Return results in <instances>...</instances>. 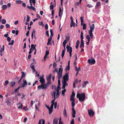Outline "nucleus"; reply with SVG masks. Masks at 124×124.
Listing matches in <instances>:
<instances>
[{"label":"nucleus","instance_id":"f257e3e1","mask_svg":"<svg viewBox=\"0 0 124 124\" xmlns=\"http://www.w3.org/2000/svg\"><path fill=\"white\" fill-rule=\"evenodd\" d=\"M94 24H93L90 26V29L88 31L90 35H87L86 36V38L88 40V41L86 43V44L87 45L89 44L90 41V39H93V35L92 33V32L94 30Z\"/></svg>","mask_w":124,"mask_h":124},{"label":"nucleus","instance_id":"f03ea898","mask_svg":"<svg viewBox=\"0 0 124 124\" xmlns=\"http://www.w3.org/2000/svg\"><path fill=\"white\" fill-rule=\"evenodd\" d=\"M40 80L39 82L41 83V85H39L38 86V89H42L43 90H46L47 88H45L44 85H45V80L44 79V75H43L42 76H40L39 77Z\"/></svg>","mask_w":124,"mask_h":124},{"label":"nucleus","instance_id":"7ed1b4c3","mask_svg":"<svg viewBox=\"0 0 124 124\" xmlns=\"http://www.w3.org/2000/svg\"><path fill=\"white\" fill-rule=\"evenodd\" d=\"M76 96L77 98L79 99V101H83L85 99V96L84 93H83L80 94L78 93Z\"/></svg>","mask_w":124,"mask_h":124},{"label":"nucleus","instance_id":"20e7f679","mask_svg":"<svg viewBox=\"0 0 124 124\" xmlns=\"http://www.w3.org/2000/svg\"><path fill=\"white\" fill-rule=\"evenodd\" d=\"M51 75L50 74L48 77H47V82L46 84H45V85H44L45 88H47L49 85V84L51 82Z\"/></svg>","mask_w":124,"mask_h":124},{"label":"nucleus","instance_id":"39448f33","mask_svg":"<svg viewBox=\"0 0 124 124\" xmlns=\"http://www.w3.org/2000/svg\"><path fill=\"white\" fill-rule=\"evenodd\" d=\"M56 92L55 91H53L52 92L51 94L52 96L54 97V99H53L51 101V103L52 104H54L55 100L56 99L55 98V95H56Z\"/></svg>","mask_w":124,"mask_h":124},{"label":"nucleus","instance_id":"423d86ee","mask_svg":"<svg viewBox=\"0 0 124 124\" xmlns=\"http://www.w3.org/2000/svg\"><path fill=\"white\" fill-rule=\"evenodd\" d=\"M62 68H59L58 73V77L59 79H60L62 77Z\"/></svg>","mask_w":124,"mask_h":124},{"label":"nucleus","instance_id":"0eeeda50","mask_svg":"<svg viewBox=\"0 0 124 124\" xmlns=\"http://www.w3.org/2000/svg\"><path fill=\"white\" fill-rule=\"evenodd\" d=\"M88 62L89 64L91 65L92 64H95V61L94 59L92 58V60L89 59L88 60Z\"/></svg>","mask_w":124,"mask_h":124},{"label":"nucleus","instance_id":"6e6552de","mask_svg":"<svg viewBox=\"0 0 124 124\" xmlns=\"http://www.w3.org/2000/svg\"><path fill=\"white\" fill-rule=\"evenodd\" d=\"M23 84H22V85H21L20 86L21 87H24L27 85V83L26 80L23 79Z\"/></svg>","mask_w":124,"mask_h":124},{"label":"nucleus","instance_id":"1a4fd4ad","mask_svg":"<svg viewBox=\"0 0 124 124\" xmlns=\"http://www.w3.org/2000/svg\"><path fill=\"white\" fill-rule=\"evenodd\" d=\"M68 73H66L65 75L63 77V80L62 81H68Z\"/></svg>","mask_w":124,"mask_h":124},{"label":"nucleus","instance_id":"9d476101","mask_svg":"<svg viewBox=\"0 0 124 124\" xmlns=\"http://www.w3.org/2000/svg\"><path fill=\"white\" fill-rule=\"evenodd\" d=\"M88 111L89 115L91 116H93L94 114L93 110L91 109H88Z\"/></svg>","mask_w":124,"mask_h":124},{"label":"nucleus","instance_id":"9b49d317","mask_svg":"<svg viewBox=\"0 0 124 124\" xmlns=\"http://www.w3.org/2000/svg\"><path fill=\"white\" fill-rule=\"evenodd\" d=\"M62 83L63 85L62 89L65 88V87L67 86L68 85V84L67 83V81H62Z\"/></svg>","mask_w":124,"mask_h":124},{"label":"nucleus","instance_id":"f8f14e48","mask_svg":"<svg viewBox=\"0 0 124 124\" xmlns=\"http://www.w3.org/2000/svg\"><path fill=\"white\" fill-rule=\"evenodd\" d=\"M30 2L31 6H28L27 7V8H28L29 9H32L33 11L35 10V8L32 6V4H31V2Z\"/></svg>","mask_w":124,"mask_h":124},{"label":"nucleus","instance_id":"ddd939ff","mask_svg":"<svg viewBox=\"0 0 124 124\" xmlns=\"http://www.w3.org/2000/svg\"><path fill=\"white\" fill-rule=\"evenodd\" d=\"M6 102L7 104V105L9 106H10L11 105V102L10 100L9 99H8L6 100Z\"/></svg>","mask_w":124,"mask_h":124},{"label":"nucleus","instance_id":"4468645a","mask_svg":"<svg viewBox=\"0 0 124 124\" xmlns=\"http://www.w3.org/2000/svg\"><path fill=\"white\" fill-rule=\"evenodd\" d=\"M64 47V49L62 50L61 54V56L63 58L65 54V52L66 50L65 45H63Z\"/></svg>","mask_w":124,"mask_h":124},{"label":"nucleus","instance_id":"2eb2a0df","mask_svg":"<svg viewBox=\"0 0 124 124\" xmlns=\"http://www.w3.org/2000/svg\"><path fill=\"white\" fill-rule=\"evenodd\" d=\"M66 48L67 49V52H72V48L71 47H70L68 46V45H67Z\"/></svg>","mask_w":124,"mask_h":124},{"label":"nucleus","instance_id":"dca6fc26","mask_svg":"<svg viewBox=\"0 0 124 124\" xmlns=\"http://www.w3.org/2000/svg\"><path fill=\"white\" fill-rule=\"evenodd\" d=\"M72 117L73 118H75V114H76V111L73 108H72Z\"/></svg>","mask_w":124,"mask_h":124},{"label":"nucleus","instance_id":"f3484780","mask_svg":"<svg viewBox=\"0 0 124 124\" xmlns=\"http://www.w3.org/2000/svg\"><path fill=\"white\" fill-rule=\"evenodd\" d=\"M63 13L62 11V10L61 8L60 7L59 9V17H60L61 18L62 17Z\"/></svg>","mask_w":124,"mask_h":124},{"label":"nucleus","instance_id":"a211bd4d","mask_svg":"<svg viewBox=\"0 0 124 124\" xmlns=\"http://www.w3.org/2000/svg\"><path fill=\"white\" fill-rule=\"evenodd\" d=\"M63 115L64 117H67V115L66 109L65 108H64L63 110Z\"/></svg>","mask_w":124,"mask_h":124},{"label":"nucleus","instance_id":"6ab92c4d","mask_svg":"<svg viewBox=\"0 0 124 124\" xmlns=\"http://www.w3.org/2000/svg\"><path fill=\"white\" fill-rule=\"evenodd\" d=\"M41 121L42 122V124H45V121L43 119H42L41 120L40 119L39 121L38 124H41ZM47 124H50L49 123H48Z\"/></svg>","mask_w":124,"mask_h":124},{"label":"nucleus","instance_id":"aec40b11","mask_svg":"<svg viewBox=\"0 0 124 124\" xmlns=\"http://www.w3.org/2000/svg\"><path fill=\"white\" fill-rule=\"evenodd\" d=\"M88 81H86L84 82V84L82 85V87L83 88L85 87L86 85L88 83Z\"/></svg>","mask_w":124,"mask_h":124},{"label":"nucleus","instance_id":"412c9836","mask_svg":"<svg viewBox=\"0 0 124 124\" xmlns=\"http://www.w3.org/2000/svg\"><path fill=\"white\" fill-rule=\"evenodd\" d=\"M101 2L100 1H99L97 3L96 5L95 6V8L96 9L98 7L100 4Z\"/></svg>","mask_w":124,"mask_h":124},{"label":"nucleus","instance_id":"4be33fe9","mask_svg":"<svg viewBox=\"0 0 124 124\" xmlns=\"http://www.w3.org/2000/svg\"><path fill=\"white\" fill-rule=\"evenodd\" d=\"M7 7V6L6 5H3L2 6V8L3 10H4L6 9Z\"/></svg>","mask_w":124,"mask_h":124},{"label":"nucleus","instance_id":"5701e85b","mask_svg":"<svg viewBox=\"0 0 124 124\" xmlns=\"http://www.w3.org/2000/svg\"><path fill=\"white\" fill-rule=\"evenodd\" d=\"M35 30L34 29L33 30L32 33L31 35V37L32 39L33 38V35H35Z\"/></svg>","mask_w":124,"mask_h":124},{"label":"nucleus","instance_id":"b1692460","mask_svg":"<svg viewBox=\"0 0 124 124\" xmlns=\"http://www.w3.org/2000/svg\"><path fill=\"white\" fill-rule=\"evenodd\" d=\"M79 41L78 40H77L76 44V48L77 49L78 48L79 44Z\"/></svg>","mask_w":124,"mask_h":124},{"label":"nucleus","instance_id":"393cba45","mask_svg":"<svg viewBox=\"0 0 124 124\" xmlns=\"http://www.w3.org/2000/svg\"><path fill=\"white\" fill-rule=\"evenodd\" d=\"M16 2L17 4H20L22 2V1L21 0H16Z\"/></svg>","mask_w":124,"mask_h":124},{"label":"nucleus","instance_id":"a878e982","mask_svg":"<svg viewBox=\"0 0 124 124\" xmlns=\"http://www.w3.org/2000/svg\"><path fill=\"white\" fill-rule=\"evenodd\" d=\"M75 23L73 21L71 22L70 26L71 27L72 26L75 27Z\"/></svg>","mask_w":124,"mask_h":124},{"label":"nucleus","instance_id":"bb28decb","mask_svg":"<svg viewBox=\"0 0 124 124\" xmlns=\"http://www.w3.org/2000/svg\"><path fill=\"white\" fill-rule=\"evenodd\" d=\"M84 47V42L83 41H81V45L80 46V48Z\"/></svg>","mask_w":124,"mask_h":124},{"label":"nucleus","instance_id":"cd10ccee","mask_svg":"<svg viewBox=\"0 0 124 124\" xmlns=\"http://www.w3.org/2000/svg\"><path fill=\"white\" fill-rule=\"evenodd\" d=\"M83 26V30H85L86 29V25L85 24L83 23L82 25Z\"/></svg>","mask_w":124,"mask_h":124},{"label":"nucleus","instance_id":"c85d7f7f","mask_svg":"<svg viewBox=\"0 0 124 124\" xmlns=\"http://www.w3.org/2000/svg\"><path fill=\"white\" fill-rule=\"evenodd\" d=\"M80 38L81 39V41H83V39L84 38H83V32L82 31H81V32Z\"/></svg>","mask_w":124,"mask_h":124},{"label":"nucleus","instance_id":"c756f323","mask_svg":"<svg viewBox=\"0 0 124 124\" xmlns=\"http://www.w3.org/2000/svg\"><path fill=\"white\" fill-rule=\"evenodd\" d=\"M56 91L57 92V93H56V96H55V98L57 99L58 98L59 96V91H58V90H57Z\"/></svg>","mask_w":124,"mask_h":124},{"label":"nucleus","instance_id":"7c9ffc66","mask_svg":"<svg viewBox=\"0 0 124 124\" xmlns=\"http://www.w3.org/2000/svg\"><path fill=\"white\" fill-rule=\"evenodd\" d=\"M53 123H57L58 124V120L56 118H54L53 121Z\"/></svg>","mask_w":124,"mask_h":124},{"label":"nucleus","instance_id":"2f4dec72","mask_svg":"<svg viewBox=\"0 0 124 124\" xmlns=\"http://www.w3.org/2000/svg\"><path fill=\"white\" fill-rule=\"evenodd\" d=\"M1 22L2 24H4L6 23V21L5 19H3L2 20Z\"/></svg>","mask_w":124,"mask_h":124},{"label":"nucleus","instance_id":"473e14b6","mask_svg":"<svg viewBox=\"0 0 124 124\" xmlns=\"http://www.w3.org/2000/svg\"><path fill=\"white\" fill-rule=\"evenodd\" d=\"M33 64V63H32L30 65V66L31 68L33 70V71H34V70H35L34 69V65H32L31 66V65H32Z\"/></svg>","mask_w":124,"mask_h":124},{"label":"nucleus","instance_id":"72a5a7b5","mask_svg":"<svg viewBox=\"0 0 124 124\" xmlns=\"http://www.w3.org/2000/svg\"><path fill=\"white\" fill-rule=\"evenodd\" d=\"M31 4H32V3L34 4L33 5L34 6H35V4L36 3L35 0H31Z\"/></svg>","mask_w":124,"mask_h":124},{"label":"nucleus","instance_id":"f704fd0d","mask_svg":"<svg viewBox=\"0 0 124 124\" xmlns=\"http://www.w3.org/2000/svg\"><path fill=\"white\" fill-rule=\"evenodd\" d=\"M52 89L54 90H56V86L54 85H52Z\"/></svg>","mask_w":124,"mask_h":124},{"label":"nucleus","instance_id":"c9c22d12","mask_svg":"<svg viewBox=\"0 0 124 124\" xmlns=\"http://www.w3.org/2000/svg\"><path fill=\"white\" fill-rule=\"evenodd\" d=\"M11 84H12L11 85V86L13 87L15 86V85L16 82H11Z\"/></svg>","mask_w":124,"mask_h":124},{"label":"nucleus","instance_id":"e433bc0d","mask_svg":"<svg viewBox=\"0 0 124 124\" xmlns=\"http://www.w3.org/2000/svg\"><path fill=\"white\" fill-rule=\"evenodd\" d=\"M75 70L77 71H79L80 69V67H79L78 68L76 66L75 67Z\"/></svg>","mask_w":124,"mask_h":124},{"label":"nucleus","instance_id":"4c0bfd02","mask_svg":"<svg viewBox=\"0 0 124 124\" xmlns=\"http://www.w3.org/2000/svg\"><path fill=\"white\" fill-rule=\"evenodd\" d=\"M86 7L89 8H91L93 7V6H92L91 4H88L86 5Z\"/></svg>","mask_w":124,"mask_h":124},{"label":"nucleus","instance_id":"58836bf2","mask_svg":"<svg viewBox=\"0 0 124 124\" xmlns=\"http://www.w3.org/2000/svg\"><path fill=\"white\" fill-rule=\"evenodd\" d=\"M70 100L72 102H75V100L74 97H71L70 99Z\"/></svg>","mask_w":124,"mask_h":124},{"label":"nucleus","instance_id":"ea45409f","mask_svg":"<svg viewBox=\"0 0 124 124\" xmlns=\"http://www.w3.org/2000/svg\"><path fill=\"white\" fill-rule=\"evenodd\" d=\"M22 75L21 77L22 78H23L25 76V74L23 72H22Z\"/></svg>","mask_w":124,"mask_h":124},{"label":"nucleus","instance_id":"a19ab883","mask_svg":"<svg viewBox=\"0 0 124 124\" xmlns=\"http://www.w3.org/2000/svg\"><path fill=\"white\" fill-rule=\"evenodd\" d=\"M36 46V45H34L33 44H32L31 45V48L30 49L32 50V48H33L34 47L35 48V47Z\"/></svg>","mask_w":124,"mask_h":124},{"label":"nucleus","instance_id":"79ce46f5","mask_svg":"<svg viewBox=\"0 0 124 124\" xmlns=\"http://www.w3.org/2000/svg\"><path fill=\"white\" fill-rule=\"evenodd\" d=\"M27 19L26 20V22H29L30 21V17H29V16L28 15H27Z\"/></svg>","mask_w":124,"mask_h":124},{"label":"nucleus","instance_id":"37998d69","mask_svg":"<svg viewBox=\"0 0 124 124\" xmlns=\"http://www.w3.org/2000/svg\"><path fill=\"white\" fill-rule=\"evenodd\" d=\"M70 69V67L69 65H68L67 67H66L65 69V70H69Z\"/></svg>","mask_w":124,"mask_h":124},{"label":"nucleus","instance_id":"c03bdc74","mask_svg":"<svg viewBox=\"0 0 124 124\" xmlns=\"http://www.w3.org/2000/svg\"><path fill=\"white\" fill-rule=\"evenodd\" d=\"M5 83L4 84V85L6 86L8 84L9 81L8 80H6L5 82Z\"/></svg>","mask_w":124,"mask_h":124},{"label":"nucleus","instance_id":"a18cd8bd","mask_svg":"<svg viewBox=\"0 0 124 124\" xmlns=\"http://www.w3.org/2000/svg\"><path fill=\"white\" fill-rule=\"evenodd\" d=\"M21 88V86H20L18 87L17 88L15 89V92H16L20 88Z\"/></svg>","mask_w":124,"mask_h":124},{"label":"nucleus","instance_id":"49530a36","mask_svg":"<svg viewBox=\"0 0 124 124\" xmlns=\"http://www.w3.org/2000/svg\"><path fill=\"white\" fill-rule=\"evenodd\" d=\"M75 94L73 92H72V94L71 95V97H74L75 95Z\"/></svg>","mask_w":124,"mask_h":124},{"label":"nucleus","instance_id":"de8ad7c7","mask_svg":"<svg viewBox=\"0 0 124 124\" xmlns=\"http://www.w3.org/2000/svg\"><path fill=\"white\" fill-rule=\"evenodd\" d=\"M53 109H51L50 108H49L48 109L49 111V114H50L53 111Z\"/></svg>","mask_w":124,"mask_h":124},{"label":"nucleus","instance_id":"09e8293b","mask_svg":"<svg viewBox=\"0 0 124 124\" xmlns=\"http://www.w3.org/2000/svg\"><path fill=\"white\" fill-rule=\"evenodd\" d=\"M58 71V69L56 68H55L54 70L53 71V73H54L55 72H57Z\"/></svg>","mask_w":124,"mask_h":124},{"label":"nucleus","instance_id":"8fccbe9b","mask_svg":"<svg viewBox=\"0 0 124 124\" xmlns=\"http://www.w3.org/2000/svg\"><path fill=\"white\" fill-rule=\"evenodd\" d=\"M67 41L66 39H65L63 43V45H65L67 43Z\"/></svg>","mask_w":124,"mask_h":124},{"label":"nucleus","instance_id":"3c124183","mask_svg":"<svg viewBox=\"0 0 124 124\" xmlns=\"http://www.w3.org/2000/svg\"><path fill=\"white\" fill-rule=\"evenodd\" d=\"M22 78H21V77L20 79L18 81V83L20 85H22V83L21 82V81L22 79Z\"/></svg>","mask_w":124,"mask_h":124},{"label":"nucleus","instance_id":"603ef678","mask_svg":"<svg viewBox=\"0 0 124 124\" xmlns=\"http://www.w3.org/2000/svg\"><path fill=\"white\" fill-rule=\"evenodd\" d=\"M39 25L40 26H44V24H43V23L42 22H39Z\"/></svg>","mask_w":124,"mask_h":124},{"label":"nucleus","instance_id":"864d4df0","mask_svg":"<svg viewBox=\"0 0 124 124\" xmlns=\"http://www.w3.org/2000/svg\"><path fill=\"white\" fill-rule=\"evenodd\" d=\"M21 104L20 106H19L18 107V108H20V109H22V107L23 106V105L21 104Z\"/></svg>","mask_w":124,"mask_h":124},{"label":"nucleus","instance_id":"5fc2aeb1","mask_svg":"<svg viewBox=\"0 0 124 124\" xmlns=\"http://www.w3.org/2000/svg\"><path fill=\"white\" fill-rule=\"evenodd\" d=\"M50 32L51 33V36H53V30L52 29H51L50 30Z\"/></svg>","mask_w":124,"mask_h":124},{"label":"nucleus","instance_id":"6e6d98bb","mask_svg":"<svg viewBox=\"0 0 124 124\" xmlns=\"http://www.w3.org/2000/svg\"><path fill=\"white\" fill-rule=\"evenodd\" d=\"M6 26L7 28H9L10 27L9 24H6Z\"/></svg>","mask_w":124,"mask_h":124},{"label":"nucleus","instance_id":"4d7b16f0","mask_svg":"<svg viewBox=\"0 0 124 124\" xmlns=\"http://www.w3.org/2000/svg\"><path fill=\"white\" fill-rule=\"evenodd\" d=\"M7 38V40L9 42H10L11 40V39L10 37H8Z\"/></svg>","mask_w":124,"mask_h":124},{"label":"nucleus","instance_id":"13d9d810","mask_svg":"<svg viewBox=\"0 0 124 124\" xmlns=\"http://www.w3.org/2000/svg\"><path fill=\"white\" fill-rule=\"evenodd\" d=\"M54 104V108H56L57 105V103L56 102H55Z\"/></svg>","mask_w":124,"mask_h":124},{"label":"nucleus","instance_id":"bf43d9fd","mask_svg":"<svg viewBox=\"0 0 124 124\" xmlns=\"http://www.w3.org/2000/svg\"><path fill=\"white\" fill-rule=\"evenodd\" d=\"M50 9H53L54 8V5H52L50 6Z\"/></svg>","mask_w":124,"mask_h":124},{"label":"nucleus","instance_id":"052dcab7","mask_svg":"<svg viewBox=\"0 0 124 124\" xmlns=\"http://www.w3.org/2000/svg\"><path fill=\"white\" fill-rule=\"evenodd\" d=\"M45 29L46 30L48 28V26L47 24H46V25H45Z\"/></svg>","mask_w":124,"mask_h":124},{"label":"nucleus","instance_id":"680f3d73","mask_svg":"<svg viewBox=\"0 0 124 124\" xmlns=\"http://www.w3.org/2000/svg\"><path fill=\"white\" fill-rule=\"evenodd\" d=\"M29 32H30V31H29V30L26 33V36H28L29 34Z\"/></svg>","mask_w":124,"mask_h":124},{"label":"nucleus","instance_id":"e2e57ef3","mask_svg":"<svg viewBox=\"0 0 124 124\" xmlns=\"http://www.w3.org/2000/svg\"><path fill=\"white\" fill-rule=\"evenodd\" d=\"M49 54V52L48 51H46L45 55H47Z\"/></svg>","mask_w":124,"mask_h":124},{"label":"nucleus","instance_id":"0e129e2a","mask_svg":"<svg viewBox=\"0 0 124 124\" xmlns=\"http://www.w3.org/2000/svg\"><path fill=\"white\" fill-rule=\"evenodd\" d=\"M46 34L48 37L49 36V31H46Z\"/></svg>","mask_w":124,"mask_h":124},{"label":"nucleus","instance_id":"69168bd1","mask_svg":"<svg viewBox=\"0 0 124 124\" xmlns=\"http://www.w3.org/2000/svg\"><path fill=\"white\" fill-rule=\"evenodd\" d=\"M4 48H2L1 49V50H0V53H1L2 52H3L4 51Z\"/></svg>","mask_w":124,"mask_h":124},{"label":"nucleus","instance_id":"338daca9","mask_svg":"<svg viewBox=\"0 0 124 124\" xmlns=\"http://www.w3.org/2000/svg\"><path fill=\"white\" fill-rule=\"evenodd\" d=\"M74 102H72V105L73 107L72 108H73L75 106V104Z\"/></svg>","mask_w":124,"mask_h":124},{"label":"nucleus","instance_id":"774afa93","mask_svg":"<svg viewBox=\"0 0 124 124\" xmlns=\"http://www.w3.org/2000/svg\"><path fill=\"white\" fill-rule=\"evenodd\" d=\"M74 119H72L71 121L70 124H74Z\"/></svg>","mask_w":124,"mask_h":124}]
</instances>
